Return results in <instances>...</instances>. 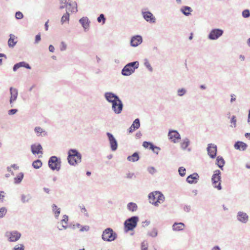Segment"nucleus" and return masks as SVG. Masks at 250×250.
Instances as JSON below:
<instances>
[{"label":"nucleus","mask_w":250,"mask_h":250,"mask_svg":"<svg viewBox=\"0 0 250 250\" xmlns=\"http://www.w3.org/2000/svg\"><path fill=\"white\" fill-rule=\"evenodd\" d=\"M148 197L149 202L155 206H158L159 204L163 203L165 200L164 196L159 191L150 193Z\"/></svg>","instance_id":"1"},{"label":"nucleus","mask_w":250,"mask_h":250,"mask_svg":"<svg viewBox=\"0 0 250 250\" xmlns=\"http://www.w3.org/2000/svg\"><path fill=\"white\" fill-rule=\"evenodd\" d=\"M67 159L69 164L75 166L81 162V155L77 150L71 149L68 152Z\"/></svg>","instance_id":"2"},{"label":"nucleus","mask_w":250,"mask_h":250,"mask_svg":"<svg viewBox=\"0 0 250 250\" xmlns=\"http://www.w3.org/2000/svg\"><path fill=\"white\" fill-rule=\"evenodd\" d=\"M139 62H134L126 64L122 70V73L125 76H129L134 72L135 69L138 67Z\"/></svg>","instance_id":"3"},{"label":"nucleus","mask_w":250,"mask_h":250,"mask_svg":"<svg viewBox=\"0 0 250 250\" xmlns=\"http://www.w3.org/2000/svg\"><path fill=\"white\" fill-rule=\"evenodd\" d=\"M138 221V218L136 216H133L127 219L125 223V229L126 231L132 230L137 225Z\"/></svg>","instance_id":"4"},{"label":"nucleus","mask_w":250,"mask_h":250,"mask_svg":"<svg viewBox=\"0 0 250 250\" xmlns=\"http://www.w3.org/2000/svg\"><path fill=\"white\" fill-rule=\"evenodd\" d=\"M220 174V171L216 170L214 171L211 179L213 187L218 190L221 189Z\"/></svg>","instance_id":"5"},{"label":"nucleus","mask_w":250,"mask_h":250,"mask_svg":"<svg viewBox=\"0 0 250 250\" xmlns=\"http://www.w3.org/2000/svg\"><path fill=\"white\" fill-rule=\"evenodd\" d=\"M116 237V233H114L113 230L110 228H107L105 229L102 234V238L104 240L107 241L114 240Z\"/></svg>","instance_id":"6"},{"label":"nucleus","mask_w":250,"mask_h":250,"mask_svg":"<svg viewBox=\"0 0 250 250\" xmlns=\"http://www.w3.org/2000/svg\"><path fill=\"white\" fill-rule=\"evenodd\" d=\"M48 165L52 170H59L61 167V161L56 156H52L49 160Z\"/></svg>","instance_id":"7"},{"label":"nucleus","mask_w":250,"mask_h":250,"mask_svg":"<svg viewBox=\"0 0 250 250\" xmlns=\"http://www.w3.org/2000/svg\"><path fill=\"white\" fill-rule=\"evenodd\" d=\"M106 100L112 104V107H115L117 104H120L118 97L111 93H106L105 94Z\"/></svg>","instance_id":"8"},{"label":"nucleus","mask_w":250,"mask_h":250,"mask_svg":"<svg viewBox=\"0 0 250 250\" xmlns=\"http://www.w3.org/2000/svg\"><path fill=\"white\" fill-rule=\"evenodd\" d=\"M6 236L9 241L15 242L20 239L21 234L17 231L7 232Z\"/></svg>","instance_id":"9"},{"label":"nucleus","mask_w":250,"mask_h":250,"mask_svg":"<svg viewBox=\"0 0 250 250\" xmlns=\"http://www.w3.org/2000/svg\"><path fill=\"white\" fill-rule=\"evenodd\" d=\"M223 33V31L219 29H215L211 31L208 36L210 40H216L220 37Z\"/></svg>","instance_id":"10"},{"label":"nucleus","mask_w":250,"mask_h":250,"mask_svg":"<svg viewBox=\"0 0 250 250\" xmlns=\"http://www.w3.org/2000/svg\"><path fill=\"white\" fill-rule=\"evenodd\" d=\"M208 153L211 158H214L216 156L217 146L216 145L212 144L208 145L207 148Z\"/></svg>","instance_id":"11"},{"label":"nucleus","mask_w":250,"mask_h":250,"mask_svg":"<svg viewBox=\"0 0 250 250\" xmlns=\"http://www.w3.org/2000/svg\"><path fill=\"white\" fill-rule=\"evenodd\" d=\"M169 139L173 143L178 142L180 139L179 133L175 130L170 131L168 133Z\"/></svg>","instance_id":"12"},{"label":"nucleus","mask_w":250,"mask_h":250,"mask_svg":"<svg viewBox=\"0 0 250 250\" xmlns=\"http://www.w3.org/2000/svg\"><path fill=\"white\" fill-rule=\"evenodd\" d=\"M142 42V38L140 36H136L132 38L130 44L131 45L134 47L137 46L138 45L141 44Z\"/></svg>","instance_id":"13"},{"label":"nucleus","mask_w":250,"mask_h":250,"mask_svg":"<svg viewBox=\"0 0 250 250\" xmlns=\"http://www.w3.org/2000/svg\"><path fill=\"white\" fill-rule=\"evenodd\" d=\"M107 135L108 137L112 150H116L117 147V142H116L115 139L114 138L113 136L110 133H107Z\"/></svg>","instance_id":"14"},{"label":"nucleus","mask_w":250,"mask_h":250,"mask_svg":"<svg viewBox=\"0 0 250 250\" xmlns=\"http://www.w3.org/2000/svg\"><path fill=\"white\" fill-rule=\"evenodd\" d=\"M31 151L34 154H42V148L41 145H33L31 146Z\"/></svg>","instance_id":"15"},{"label":"nucleus","mask_w":250,"mask_h":250,"mask_svg":"<svg viewBox=\"0 0 250 250\" xmlns=\"http://www.w3.org/2000/svg\"><path fill=\"white\" fill-rule=\"evenodd\" d=\"M10 103L12 104L13 102L16 101L18 96V90L16 88H14L13 87H11L10 88Z\"/></svg>","instance_id":"16"},{"label":"nucleus","mask_w":250,"mask_h":250,"mask_svg":"<svg viewBox=\"0 0 250 250\" xmlns=\"http://www.w3.org/2000/svg\"><path fill=\"white\" fill-rule=\"evenodd\" d=\"M140 124L139 120L138 119H135V121L133 122L132 125L128 129V133H130L134 131L136 129H138L140 127Z\"/></svg>","instance_id":"17"},{"label":"nucleus","mask_w":250,"mask_h":250,"mask_svg":"<svg viewBox=\"0 0 250 250\" xmlns=\"http://www.w3.org/2000/svg\"><path fill=\"white\" fill-rule=\"evenodd\" d=\"M144 19L147 21L154 22L155 19L152 14L149 12H146L143 13Z\"/></svg>","instance_id":"18"},{"label":"nucleus","mask_w":250,"mask_h":250,"mask_svg":"<svg viewBox=\"0 0 250 250\" xmlns=\"http://www.w3.org/2000/svg\"><path fill=\"white\" fill-rule=\"evenodd\" d=\"M199 176L197 173H193L188 176L187 178V181L190 184L197 183Z\"/></svg>","instance_id":"19"},{"label":"nucleus","mask_w":250,"mask_h":250,"mask_svg":"<svg viewBox=\"0 0 250 250\" xmlns=\"http://www.w3.org/2000/svg\"><path fill=\"white\" fill-rule=\"evenodd\" d=\"M21 67H24L28 69L31 68V67L28 64L25 63V62H22L15 64L13 67V70L14 71H16L18 69H19Z\"/></svg>","instance_id":"20"},{"label":"nucleus","mask_w":250,"mask_h":250,"mask_svg":"<svg viewBox=\"0 0 250 250\" xmlns=\"http://www.w3.org/2000/svg\"><path fill=\"white\" fill-rule=\"evenodd\" d=\"M237 218L240 221L244 223L246 222L248 220V216L247 214L242 212H239L238 213Z\"/></svg>","instance_id":"21"},{"label":"nucleus","mask_w":250,"mask_h":250,"mask_svg":"<svg viewBox=\"0 0 250 250\" xmlns=\"http://www.w3.org/2000/svg\"><path fill=\"white\" fill-rule=\"evenodd\" d=\"M80 22L82 24L84 29H87L89 28V21L86 17H83L80 20Z\"/></svg>","instance_id":"22"},{"label":"nucleus","mask_w":250,"mask_h":250,"mask_svg":"<svg viewBox=\"0 0 250 250\" xmlns=\"http://www.w3.org/2000/svg\"><path fill=\"white\" fill-rule=\"evenodd\" d=\"M234 147L237 149L244 150L246 149L247 145L242 142H238L235 144Z\"/></svg>","instance_id":"23"},{"label":"nucleus","mask_w":250,"mask_h":250,"mask_svg":"<svg viewBox=\"0 0 250 250\" xmlns=\"http://www.w3.org/2000/svg\"><path fill=\"white\" fill-rule=\"evenodd\" d=\"M17 38L12 34L10 35V38L8 41V44L9 47H13L17 43Z\"/></svg>","instance_id":"24"},{"label":"nucleus","mask_w":250,"mask_h":250,"mask_svg":"<svg viewBox=\"0 0 250 250\" xmlns=\"http://www.w3.org/2000/svg\"><path fill=\"white\" fill-rule=\"evenodd\" d=\"M173 229L175 231L183 230L185 228V225L182 223H174L172 226Z\"/></svg>","instance_id":"25"},{"label":"nucleus","mask_w":250,"mask_h":250,"mask_svg":"<svg viewBox=\"0 0 250 250\" xmlns=\"http://www.w3.org/2000/svg\"><path fill=\"white\" fill-rule=\"evenodd\" d=\"M143 146L146 148H149L153 151H155V149H159V148L157 146H154L151 143L147 142H144L143 144Z\"/></svg>","instance_id":"26"},{"label":"nucleus","mask_w":250,"mask_h":250,"mask_svg":"<svg viewBox=\"0 0 250 250\" xmlns=\"http://www.w3.org/2000/svg\"><path fill=\"white\" fill-rule=\"evenodd\" d=\"M119 102L120 104H116V105H115V107H112L114 111L117 114L120 113L123 109V104L122 102L120 100Z\"/></svg>","instance_id":"27"},{"label":"nucleus","mask_w":250,"mask_h":250,"mask_svg":"<svg viewBox=\"0 0 250 250\" xmlns=\"http://www.w3.org/2000/svg\"><path fill=\"white\" fill-rule=\"evenodd\" d=\"M225 160L221 156H218L216 159V165L221 168H222L224 164Z\"/></svg>","instance_id":"28"},{"label":"nucleus","mask_w":250,"mask_h":250,"mask_svg":"<svg viewBox=\"0 0 250 250\" xmlns=\"http://www.w3.org/2000/svg\"><path fill=\"white\" fill-rule=\"evenodd\" d=\"M139 157L137 153L135 152L133 153L131 156H129L127 157V160L130 162H136L139 160Z\"/></svg>","instance_id":"29"},{"label":"nucleus","mask_w":250,"mask_h":250,"mask_svg":"<svg viewBox=\"0 0 250 250\" xmlns=\"http://www.w3.org/2000/svg\"><path fill=\"white\" fill-rule=\"evenodd\" d=\"M138 207L135 203L130 202L127 205V208L131 211H135L137 209Z\"/></svg>","instance_id":"30"},{"label":"nucleus","mask_w":250,"mask_h":250,"mask_svg":"<svg viewBox=\"0 0 250 250\" xmlns=\"http://www.w3.org/2000/svg\"><path fill=\"white\" fill-rule=\"evenodd\" d=\"M181 11L184 15L188 16L190 14L192 10L190 7L185 6L182 8Z\"/></svg>","instance_id":"31"},{"label":"nucleus","mask_w":250,"mask_h":250,"mask_svg":"<svg viewBox=\"0 0 250 250\" xmlns=\"http://www.w3.org/2000/svg\"><path fill=\"white\" fill-rule=\"evenodd\" d=\"M23 177V174L22 173H20L18 174L16 177L14 178V182L16 184L20 183L22 180Z\"/></svg>","instance_id":"32"},{"label":"nucleus","mask_w":250,"mask_h":250,"mask_svg":"<svg viewBox=\"0 0 250 250\" xmlns=\"http://www.w3.org/2000/svg\"><path fill=\"white\" fill-rule=\"evenodd\" d=\"M32 166L35 168L38 169L42 167V163L41 160H37L33 162Z\"/></svg>","instance_id":"33"},{"label":"nucleus","mask_w":250,"mask_h":250,"mask_svg":"<svg viewBox=\"0 0 250 250\" xmlns=\"http://www.w3.org/2000/svg\"><path fill=\"white\" fill-rule=\"evenodd\" d=\"M52 209L54 212L55 215L56 217H58L60 213V208H58L57 206L55 204L52 206Z\"/></svg>","instance_id":"34"},{"label":"nucleus","mask_w":250,"mask_h":250,"mask_svg":"<svg viewBox=\"0 0 250 250\" xmlns=\"http://www.w3.org/2000/svg\"><path fill=\"white\" fill-rule=\"evenodd\" d=\"M69 19V14L67 12L65 14H64L61 18V21L62 23H64L66 21H68Z\"/></svg>","instance_id":"35"},{"label":"nucleus","mask_w":250,"mask_h":250,"mask_svg":"<svg viewBox=\"0 0 250 250\" xmlns=\"http://www.w3.org/2000/svg\"><path fill=\"white\" fill-rule=\"evenodd\" d=\"M7 209L5 208H0V218L3 217L6 213Z\"/></svg>","instance_id":"36"},{"label":"nucleus","mask_w":250,"mask_h":250,"mask_svg":"<svg viewBox=\"0 0 250 250\" xmlns=\"http://www.w3.org/2000/svg\"><path fill=\"white\" fill-rule=\"evenodd\" d=\"M188 140H185L181 144V146L183 149H186L188 146Z\"/></svg>","instance_id":"37"},{"label":"nucleus","mask_w":250,"mask_h":250,"mask_svg":"<svg viewBox=\"0 0 250 250\" xmlns=\"http://www.w3.org/2000/svg\"><path fill=\"white\" fill-rule=\"evenodd\" d=\"M178 171L179 174L182 176H184L186 174V169L183 167H180L179 168Z\"/></svg>","instance_id":"38"},{"label":"nucleus","mask_w":250,"mask_h":250,"mask_svg":"<svg viewBox=\"0 0 250 250\" xmlns=\"http://www.w3.org/2000/svg\"><path fill=\"white\" fill-rule=\"evenodd\" d=\"M97 21L99 22H101V21H103V24L104 23L105 19L104 18V15L103 14H101L100 16L98 18Z\"/></svg>","instance_id":"39"},{"label":"nucleus","mask_w":250,"mask_h":250,"mask_svg":"<svg viewBox=\"0 0 250 250\" xmlns=\"http://www.w3.org/2000/svg\"><path fill=\"white\" fill-rule=\"evenodd\" d=\"M14 250H24V247L23 244H18L15 246Z\"/></svg>","instance_id":"40"},{"label":"nucleus","mask_w":250,"mask_h":250,"mask_svg":"<svg viewBox=\"0 0 250 250\" xmlns=\"http://www.w3.org/2000/svg\"><path fill=\"white\" fill-rule=\"evenodd\" d=\"M23 17L22 13L20 11L17 12L15 14V17L17 19H21Z\"/></svg>","instance_id":"41"},{"label":"nucleus","mask_w":250,"mask_h":250,"mask_svg":"<svg viewBox=\"0 0 250 250\" xmlns=\"http://www.w3.org/2000/svg\"><path fill=\"white\" fill-rule=\"evenodd\" d=\"M35 131L39 135L43 132V129L40 127H36L35 129Z\"/></svg>","instance_id":"42"},{"label":"nucleus","mask_w":250,"mask_h":250,"mask_svg":"<svg viewBox=\"0 0 250 250\" xmlns=\"http://www.w3.org/2000/svg\"><path fill=\"white\" fill-rule=\"evenodd\" d=\"M242 15L245 18H248L250 16V13L248 10H245L242 13Z\"/></svg>","instance_id":"43"},{"label":"nucleus","mask_w":250,"mask_h":250,"mask_svg":"<svg viewBox=\"0 0 250 250\" xmlns=\"http://www.w3.org/2000/svg\"><path fill=\"white\" fill-rule=\"evenodd\" d=\"M186 90L184 89H181L178 90V94L180 96H182L185 94Z\"/></svg>","instance_id":"44"},{"label":"nucleus","mask_w":250,"mask_h":250,"mask_svg":"<svg viewBox=\"0 0 250 250\" xmlns=\"http://www.w3.org/2000/svg\"><path fill=\"white\" fill-rule=\"evenodd\" d=\"M66 48V44L63 42H61V50L62 51H63L65 50Z\"/></svg>","instance_id":"45"},{"label":"nucleus","mask_w":250,"mask_h":250,"mask_svg":"<svg viewBox=\"0 0 250 250\" xmlns=\"http://www.w3.org/2000/svg\"><path fill=\"white\" fill-rule=\"evenodd\" d=\"M4 196V192L3 191H0V202L3 201Z\"/></svg>","instance_id":"46"},{"label":"nucleus","mask_w":250,"mask_h":250,"mask_svg":"<svg viewBox=\"0 0 250 250\" xmlns=\"http://www.w3.org/2000/svg\"><path fill=\"white\" fill-rule=\"evenodd\" d=\"M231 123L233 124L234 126H236V118L235 116H233L231 119Z\"/></svg>","instance_id":"47"},{"label":"nucleus","mask_w":250,"mask_h":250,"mask_svg":"<svg viewBox=\"0 0 250 250\" xmlns=\"http://www.w3.org/2000/svg\"><path fill=\"white\" fill-rule=\"evenodd\" d=\"M41 40V35L39 34L36 36L35 37V43H38Z\"/></svg>","instance_id":"48"},{"label":"nucleus","mask_w":250,"mask_h":250,"mask_svg":"<svg viewBox=\"0 0 250 250\" xmlns=\"http://www.w3.org/2000/svg\"><path fill=\"white\" fill-rule=\"evenodd\" d=\"M17 112V110L16 109H13L9 110L8 114L9 115H14Z\"/></svg>","instance_id":"49"},{"label":"nucleus","mask_w":250,"mask_h":250,"mask_svg":"<svg viewBox=\"0 0 250 250\" xmlns=\"http://www.w3.org/2000/svg\"><path fill=\"white\" fill-rule=\"evenodd\" d=\"M80 208L81 209V212L83 213H85L86 212V210L85 209V208H84V207L82 205V206H80Z\"/></svg>","instance_id":"50"},{"label":"nucleus","mask_w":250,"mask_h":250,"mask_svg":"<svg viewBox=\"0 0 250 250\" xmlns=\"http://www.w3.org/2000/svg\"><path fill=\"white\" fill-rule=\"evenodd\" d=\"M147 247L146 245L144 242L142 243V250H147Z\"/></svg>","instance_id":"51"},{"label":"nucleus","mask_w":250,"mask_h":250,"mask_svg":"<svg viewBox=\"0 0 250 250\" xmlns=\"http://www.w3.org/2000/svg\"><path fill=\"white\" fill-rule=\"evenodd\" d=\"M89 229V227L85 226L84 227H83L81 229V231H87Z\"/></svg>","instance_id":"52"},{"label":"nucleus","mask_w":250,"mask_h":250,"mask_svg":"<svg viewBox=\"0 0 250 250\" xmlns=\"http://www.w3.org/2000/svg\"><path fill=\"white\" fill-rule=\"evenodd\" d=\"M49 50L50 52H53L55 50L54 47L52 45H50L49 46Z\"/></svg>","instance_id":"53"},{"label":"nucleus","mask_w":250,"mask_h":250,"mask_svg":"<svg viewBox=\"0 0 250 250\" xmlns=\"http://www.w3.org/2000/svg\"><path fill=\"white\" fill-rule=\"evenodd\" d=\"M77 11V7L75 6H74V7L72 8V9L71 11V12H76Z\"/></svg>","instance_id":"54"},{"label":"nucleus","mask_w":250,"mask_h":250,"mask_svg":"<svg viewBox=\"0 0 250 250\" xmlns=\"http://www.w3.org/2000/svg\"><path fill=\"white\" fill-rule=\"evenodd\" d=\"M48 21H46L45 24V30H46V31L48 30Z\"/></svg>","instance_id":"55"},{"label":"nucleus","mask_w":250,"mask_h":250,"mask_svg":"<svg viewBox=\"0 0 250 250\" xmlns=\"http://www.w3.org/2000/svg\"><path fill=\"white\" fill-rule=\"evenodd\" d=\"M231 98L230 102H233V101H235L236 99L235 97H233V95H231Z\"/></svg>","instance_id":"56"},{"label":"nucleus","mask_w":250,"mask_h":250,"mask_svg":"<svg viewBox=\"0 0 250 250\" xmlns=\"http://www.w3.org/2000/svg\"><path fill=\"white\" fill-rule=\"evenodd\" d=\"M245 136L247 138H249V139L250 140V133H247L245 134Z\"/></svg>","instance_id":"57"},{"label":"nucleus","mask_w":250,"mask_h":250,"mask_svg":"<svg viewBox=\"0 0 250 250\" xmlns=\"http://www.w3.org/2000/svg\"><path fill=\"white\" fill-rule=\"evenodd\" d=\"M212 250H220V249L218 247L216 246V247H213L212 248Z\"/></svg>","instance_id":"58"},{"label":"nucleus","mask_w":250,"mask_h":250,"mask_svg":"<svg viewBox=\"0 0 250 250\" xmlns=\"http://www.w3.org/2000/svg\"><path fill=\"white\" fill-rule=\"evenodd\" d=\"M192 36H193V34H192V33H191L190 36V37H189V40H192Z\"/></svg>","instance_id":"59"},{"label":"nucleus","mask_w":250,"mask_h":250,"mask_svg":"<svg viewBox=\"0 0 250 250\" xmlns=\"http://www.w3.org/2000/svg\"><path fill=\"white\" fill-rule=\"evenodd\" d=\"M248 43L249 45L250 46V38H249L248 40Z\"/></svg>","instance_id":"60"},{"label":"nucleus","mask_w":250,"mask_h":250,"mask_svg":"<svg viewBox=\"0 0 250 250\" xmlns=\"http://www.w3.org/2000/svg\"><path fill=\"white\" fill-rule=\"evenodd\" d=\"M5 55L4 54L0 53V57H4Z\"/></svg>","instance_id":"61"},{"label":"nucleus","mask_w":250,"mask_h":250,"mask_svg":"<svg viewBox=\"0 0 250 250\" xmlns=\"http://www.w3.org/2000/svg\"><path fill=\"white\" fill-rule=\"evenodd\" d=\"M86 174L88 175V176H90V174H91V172H89V171H87L86 172Z\"/></svg>","instance_id":"62"},{"label":"nucleus","mask_w":250,"mask_h":250,"mask_svg":"<svg viewBox=\"0 0 250 250\" xmlns=\"http://www.w3.org/2000/svg\"><path fill=\"white\" fill-rule=\"evenodd\" d=\"M154 150H155V151H154V152L158 153V151L159 150V149L158 150H157V149H155Z\"/></svg>","instance_id":"63"},{"label":"nucleus","mask_w":250,"mask_h":250,"mask_svg":"<svg viewBox=\"0 0 250 250\" xmlns=\"http://www.w3.org/2000/svg\"><path fill=\"white\" fill-rule=\"evenodd\" d=\"M201 88H202V89H205V87L204 85H201Z\"/></svg>","instance_id":"64"}]
</instances>
